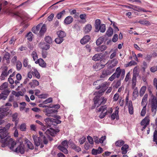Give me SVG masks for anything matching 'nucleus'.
<instances>
[{
	"label": "nucleus",
	"mask_w": 157,
	"mask_h": 157,
	"mask_svg": "<svg viewBox=\"0 0 157 157\" xmlns=\"http://www.w3.org/2000/svg\"><path fill=\"white\" fill-rule=\"evenodd\" d=\"M0 133L2 147H4L7 146L10 149L13 150V147L16 145V142L10 137L5 138L8 136V133L5 127H0Z\"/></svg>",
	"instance_id": "1"
},
{
	"label": "nucleus",
	"mask_w": 157,
	"mask_h": 157,
	"mask_svg": "<svg viewBox=\"0 0 157 157\" xmlns=\"http://www.w3.org/2000/svg\"><path fill=\"white\" fill-rule=\"evenodd\" d=\"M68 148V144L67 140L63 141L61 144L58 147V149L65 154H67L68 153V151L67 150Z\"/></svg>",
	"instance_id": "2"
},
{
	"label": "nucleus",
	"mask_w": 157,
	"mask_h": 157,
	"mask_svg": "<svg viewBox=\"0 0 157 157\" xmlns=\"http://www.w3.org/2000/svg\"><path fill=\"white\" fill-rule=\"evenodd\" d=\"M44 121L46 122V124L48 126L50 127L52 125L56 126L58 124L61 123V121L58 120L47 118L45 119Z\"/></svg>",
	"instance_id": "3"
},
{
	"label": "nucleus",
	"mask_w": 157,
	"mask_h": 157,
	"mask_svg": "<svg viewBox=\"0 0 157 157\" xmlns=\"http://www.w3.org/2000/svg\"><path fill=\"white\" fill-rule=\"evenodd\" d=\"M113 74L116 78H119L121 75V79L122 80L124 76L125 71L124 69H121L120 67H118L117 68L115 72Z\"/></svg>",
	"instance_id": "4"
},
{
	"label": "nucleus",
	"mask_w": 157,
	"mask_h": 157,
	"mask_svg": "<svg viewBox=\"0 0 157 157\" xmlns=\"http://www.w3.org/2000/svg\"><path fill=\"white\" fill-rule=\"evenodd\" d=\"M151 111L154 116L156 113L157 107V99L154 96L151 100Z\"/></svg>",
	"instance_id": "5"
},
{
	"label": "nucleus",
	"mask_w": 157,
	"mask_h": 157,
	"mask_svg": "<svg viewBox=\"0 0 157 157\" xmlns=\"http://www.w3.org/2000/svg\"><path fill=\"white\" fill-rule=\"evenodd\" d=\"M109 85V84L108 82H105L96 87V89L98 90L101 89L99 92V93H103L107 88Z\"/></svg>",
	"instance_id": "6"
},
{
	"label": "nucleus",
	"mask_w": 157,
	"mask_h": 157,
	"mask_svg": "<svg viewBox=\"0 0 157 157\" xmlns=\"http://www.w3.org/2000/svg\"><path fill=\"white\" fill-rule=\"evenodd\" d=\"M16 145L13 147V150H11L17 153H20L21 154L24 153L25 152V146L24 144L23 143L20 144L15 149H14V147H16ZM10 150H11V149Z\"/></svg>",
	"instance_id": "7"
},
{
	"label": "nucleus",
	"mask_w": 157,
	"mask_h": 157,
	"mask_svg": "<svg viewBox=\"0 0 157 157\" xmlns=\"http://www.w3.org/2000/svg\"><path fill=\"white\" fill-rule=\"evenodd\" d=\"M59 130L58 129L54 130L52 128H51L47 129L45 132V133L48 136H54L57 133L59 132Z\"/></svg>",
	"instance_id": "8"
},
{
	"label": "nucleus",
	"mask_w": 157,
	"mask_h": 157,
	"mask_svg": "<svg viewBox=\"0 0 157 157\" xmlns=\"http://www.w3.org/2000/svg\"><path fill=\"white\" fill-rule=\"evenodd\" d=\"M43 112L45 113V115L48 117H53L54 113L57 112L56 110L54 109H45L43 110Z\"/></svg>",
	"instance_id": "9"
},
{
	"label": "nucleus",
	"mask_w": 157,
	"mask_h": 157,
	"mask_svg": "<svg viewBox=\"0 0 157 157\" xmlns=\"http://www.w3.org/2000/svg\"><path fill=\"white\" fill-rule=\"evenodd\" d=\"M10 91L8 90H5L0 94V100H5L9 95Z\"/></svg>",
	"instance_id": "10"
},
{
	"label": "nucleus",
	"mask_w": 157,
	"mask_h": 157,
	"mask_svg": "<svg viewBox=\"0 0 157 157\" xmlns=\"http://www.w3.org/2000/svg\"><path fill=\"white\" fill-rule=\"evenodd\" d=\"M8 110V108H0V119L2 120L4 116L7 115L6 112Z\"/></svg>",
	"instance_id": "11"
},
{
	"label": "nucleus",
	"mask_w": 157,
	"mask_h": 157,
	"mask_svg": "<svg viewBox=\"0 0 157 157\" xmlns=\"http://www.w3.org/2000/svg\"><path fill=\"white\" fill-rule=\"evenodd\" d=\"M102 61V60H101L100 61V63H96L94 65L93 67L95 71H98L104 67L105 65H102L101 64Z\"/></svg>",
	"instance_id": "12"
},
{
	"label": "nucleus",
	"mask_w": 157,
	"mask_h": 157,
	"mask_svg": "<svg viewBox=\"0 0 157 157\" xmlns=\"http://www.w3.org/2000/svg\"><path fill=\"white\" fill-rule=\"evenodd\" d=\"M33 138L35 145L36 146H39L41 142V140L40 137L35 135L33 136Z\"/></svg>",
	"instance_id": "13"
},
{
	"label": "nucleus",
	"mask_w": 157,
	"mask_h": 157,
	"mask_svg": "<svg viewBox=\"0 0 157 157\" xmlns=\"http://www.w3.org/2000/svg\"><path fill=\"white\" fill-rule=\"evenodd\" d=\"M36 64H39V65L43 67H45L46 64L44 61L42 59L40 58L35 62Z\"/></svg>",
	"instance_id": "14"
},
{
	"label": "nucleus",
	"mask_w": 157,
	"mask_h": 157,
	"mask_svg": "<svg viewBox=\"0 0 157 157\" xmlns=\"http://www.w3.org/2000/svg\"><path fill=\"white\" fill-rule=\"evenodd\" d=\"M39 45V46L43 50H47L50 48L49 45L45 43H40Z\"/></svg>",
	"instance_id": "15"
},
{
	"label": "nucleus",
	"mask_w": 157,
	"mask_h": 157,
	"mask_svg": "<svg viewBox=\"0 0 157 157\" xmlns=\"http://www.w3.org/2000/svg\"><path fill=\"white\" fill-rule=\"evenodd\" d=\"M90 40V36L89 35H86L81 40L80 43L82 44H84L88 42Z\"/></svg>",
	"instance_id": "16"
},
{
	"label": "nucleus",
	"mask_w": 157,
	"mask_h": 157,
	"mask_svg": "<svg viewBox=\"0 0 157 157\" xmlns=\"http://www.w3.org/2000/svg\"><path fill=\"white\" fill-rule=\"evenodd\" d=\"M150 119L149 116H147L143 119L141 122V125H148L149 124Z\"/></svg>",
	"instance_id": "17"
},
{
	"label": "nucleus",
	"mask_w": 157,
	"mask_h": 157,
	"mask_svg": "<svg viewBox=\"0 0 157 157\" xmlns=\"http://www.w3.org/2000/svg\"><path fill=\"white\" fill-rule=\"evenodd\" d=\"M137 74L135 73H133V77L132 81V89H134L136 86V76Z\"/></svg>",
	"instance_id": "18"
},
{
	"label": "nucleus",
	"mask_w": 157,
	"mask_h": 157,
	"mask_svg": "<svg viewBox=\"0 0 157 157\" xmlns=\"http://www.w3.org/2000/svg\"><path fill=\"white\" fill-rule=\"evenodd\" d=\"M107 48V47L105 45H102L95 48V50L98 52H102L105 50Z\"/></svg>",
	"instance_id": "19"
},
{
	"label": "nucleus",
	"mask_w": 157,
	"mask_h": 157,
	"mask_svg": "<svg viewBox=\"0 0 157 157\" xmlns=\"http://www.w3.org/2000/svg\"><path fill=\"white\" fill-rule=\"evenodd\" d=\"M112 72L109 70H104L103 71L100 78H104L111 74Z\"/></svg>",
	"instance_id": "20"
},
{
	"label": "nucleus",
	"mask_w": 157,
	"mask_h": 157,
	"mask_svg": "<svg viewBox=\"0 0 157 157\" xmlns=\"http://www.w3.org/2000/svg\"><path fill=\"white\" fill-rule=\"evenodd\" d=\"M46 28L45 25H43L41 27L39 34L40 36L44 35V33L46 32Z\"/></svg>",
	"instance_id": "21"
},
{
	"label": "nucleus",
	"mask_w": 157,
	"mask_h": 157,
	"mask_svg": "<svg viewBox=\"0 0 157 157\" xmlns=\"http://www.w3.org/2000/svg\"><path fill=\"white\" fill-rule=\"evenodd\" d=\"M133 89H134V90L132 94V100H134L138 96L139 94L138 90L137 87H135Z\"/></svg>",
	"instance_id": "22"
},
{
	"label": "nucleus",
	"mask_w": 157,
	"mask_h": 157,
	"mask_svg": "<svg viewBox=\"0 0 157 157\" xmlns=\"http://www.w3.org/2000/svg\"><path fill=\"white\" fill-rule=\"evenodd\" d=\"M92 26L90 24H88L86 25L83 28V29L84 32L86 33H88L92 29Z\"/></svg>",
	"instance_id": "23"
},
{
	"label": "nucleus",
	"mask_w": 157,
	"mask_h": 157,
	"mask_svg": "<svg viewBox=\"0 0 157 157\" xmlns=\"http://www.w3.org/2000/svg\"><path fill=\"white\" fill-rule=\"evenodd\" d=\"M73 20V18L71 16H68L65 19L64 22L66 24H69L72 22Z\"/></svg>",
	"instance_id": "24"
},
{
	"label": "nucleus",
	"mask_w": 157,
	"mask_h": 157,
	"mask_svg": "<svg viewBox=\"0 0 157 157\" xmlns=\"http://www.w3.org/2000/svg\"><path fill=\"white\" fill-rule=\"evenodd\" d=\"M128 147V146L127 144L124 145L122 146L121 148V150L123 154H125L127 153Z\"/></svg>",
	"instance_id": "25"
},
{
	"label": "nucleus",
	"mask_w": 157,
	"mask_h": 157,
	"mask_svg": "<svg viewBox=\"0 0 157 157\" xmlns=\"http://www.w3.org/2000/svg\"><path fill=\"white\" fill-rule=\"evenodd\" d=\"M71 147L75 151L79 152L81 151V149L78 146H76L73 143H71Z\"/></svg>",
	"instance_id": "26"
},
{
	"label": "nucleus",
	"mask_w": 157,
	"mask_h": 157,
	"mask_svg": "<svg viewBox=\"0 0 157 157\" xmlns=\"http://www.w3.org/2000/svg\"><path fill=\"white\" fill-rule=\"evenodd\" d=\"M29 60L27 58H25L23 60V66L25 67H27L29 68H31V66L29 65Z\"/></svg>",
	"instance_id": "27"
},
{
	"label": "nucleus",
	"mask_w": 157,
	"mask_h": 157,
	"mask_svg": "<svg viewBox=\"0 0 157 157\" xmlns=\"http://www.w3.org/2000/svg\"><path fill=\"white\" fill-rule=\"evenodd\" d=\"M57 34L58 36V37L63 38L66 36V34L65 32L63 31H59L57 32Z\"/></svg>",
	"instance_id": "28"
},
{
	"label": "nucleus",
	"mask_w": 157,
	"mask_h": 157,
	"mask_svg": "<svg viewBox=\"0 0 157 157\" xmlns=\"http://www.w3.org/2000/svg\"><path fill=\"white\" fill-rule=\"evenodd\" d=\"M128 111L130 114H132L133 113V109L132 106V102L130 101H128Z\"/></svg>",
	"instance_id": "29"
},
{
	"label": "nucleus",
	"mask_w": 157,
	"mask_h": 157,
	"mask_svg": "<svg viewBox=\"0 0 157 157\" xmlns=\"http://www.w3.org/2000/svg\"><path fill=\"white\" fill-rule=\"evenodd\" d=\"M39 84V82L36 80H33L32 82L29 83V85L31 88L34 87L36 86H38Z\"/></svg>",
	"instance_id": "30"
},
{
	"label": "nucleus",
	"mask_w": 157,
	"mask_h": 157,
	"mask_svg": "<svg viewBox=\"0 0 157 157\" xmlns=\"http://www.w3.org/2000/svg\"><path fill=\"white\" fill-rule=\"evenodd\" d=\"M101 54H96L92 57V59L95 61H98L101 59Z\"/></svg>",
	"instance_id": "31"
},
{
	"label": "nucleus",
	"mask_w": 157,
	"mask_h": 157,
	"mask_svg": "<svg viewBox=\"0 0 157 157\" xmlns=\"http://www.w3.org/2000/svg\"><path fill=\"white\" fill-rule=\"evenodd\" d=\"M31 56L33 57V60L36 62V60H38V56L36 52L35 51H33L32 52V53L31 54Z\"/></svg>",
	"instance_id": "32"
},
{
	"label": "nucleus",
	"mask_w": 157,
	"mask_h": 157,
	"mask_svg": "<svg viewBox=\"0 0 157 157\" xmlns=\"http://www.w3.org/2000/svg\"><path fill=\"white\" fill-rule=\"evenodd\" d=\"M118 109L116 108L115 112L111 115V118L112 120H114L117 116L118 115Z\"/></svg>",
	"instance_id": "33"
},
{
	"label": "nucleus",
	"mask_w": 157,
	"mask_h": 157,
	"mask_svg": "<svg viewBox=\"0 0 157 157\" xmlns=\"http://www.w3.org/2000/svg\"><path fill=\"white\" fill-rule=\"evenodd\" d=\"M10 55L9 53L8 52H6L3 57V59H5L6 60L7 63L10 62Z\"/></svg>",
	"instance_id": "34"
},
{
	"label": "nucleus",
	"mask_w": 157,
	"mask_h": 157,
	"mask_svg": "<svg viewBox=\"0 0 157 157\" xmlns=\"http://www.w3.org/2000/svg\"><path fill=\"white\" fill-rule=\"evenodd\" d=\"M32 74L33 75H34L37 78H40V74L36 69H34L33 71H32Z\"/></svg>",
	"instance_id": "35"
},
{
	"label": "nucleus",
	"mask_w": 157,
	"mask_h": 157,
	"mask_svg": "<svg viewBox=\"0 0 157 157\" xmlns=\"http://www.w3.org/2000/svg\"><path fill=\"white\" fill-rule=\"evenodd\" d=\"M146 87L145 86H142L140 91V96H142L144 94L146 90Z\"/></svg>",
	"instance_id": "36"
},
{
	"label": "nucleus",
	"mask_w": 157,
	"mask_h": 157,
	"mask_svg": "<svg viewBox=\"0 0 157 157\" xmlns=\"http://www.w3.org/2000/svg\"><path fill=\"white\" fill-rule=\"evenodd\" d=\"M16 68L17 71L20 70L22 68V64L21 62L18 60L16 62Z\"/></svg>",
	"instance_id": "37"
},
{
	"label": "nucleus",
	"mask_w": 157,
	"mask_h": 157,
	"mask_svg": "<svg viewBox=\"0 0 157 157\" xmlns=\"http://www.w3.org/2000/svg\"><path fill=\"white\" fill-rule=\"evenodd\" d=\"M139 22L142 25H150L151 23L148 21L145 20H140Z\"/></svg>",
	"instance_id": "38"
},
{
	"label": "nucleus",
	"mask_w": 157,
	"mask_h": 157,
	"mask_svg": "<svg viewBox=\"0 0 157 157\" xmlns=\"http://www.w3.org/2000/svg\"><path fill=\"white\" fill-rule=\"evenodd\" d=\"M8 75V73H7V71H3L0 77V78L1 80H4L5 79L6 77Z\"/></svg>",
	"instance_id": "39"
},
{
	"label": "nucleus",
	"mask_w": 157,
	"mask_h": 157,
	"mask_svg": "<svg viewBox=\"0 0 157 157\" xmlns=\"http://www.w3.org/2000/svg\"><path fill=\"white\" fill-rule=\"evenodd\" d=\"M118 63V60L117 59H114L111 61V63L109 67H115Z\"/></svg>",
	"instance_id": "40"
},
{
	"label": "nucleus",
	"mask_w": 157,
	"mask_h": 157,
	"mask_svg": "<svg viewBox=\"0 0 157 157\" xmlns=\"http://www.w3.org/2000/svg\"><path fill=\"white\" fill-rule=\"evenodd\" d=\"M94 105H98L100 103V98H99L96 96L94 98Z\"/></svg>",
	"instance_id": "41"
},
{
	"label": "nucleus",
	"mask_w": 157,
	"mask_h": 157,
	"mask_svg": "<svg viewBox=\"0 0 157 157\" xmlns=\"http://www.w3.org/2000/svg\"><path fill=\"white\" fill-rule=\"evenodd\" d=\"M153 141L155 142L156 144H157V128H155L154 132Z\"/></svg>",
	"instance_id": "42"
},
{
	"label": "nucleus",
	"mask_w": 157,
	"mask_h": 157,
	"mask_svg": "<svg viewBox=\"0 0 157 157\" xmlns=\"http://www.w3.org/2000/svg\"><path fill=\"white\" fill-rule=\"evenodd\" d=\"M98 31L100 30L101 33H104L105 30V25L104 24H101L99 27V28L97 29Z\"/></svg>",
	"instance_id": "43"
},
{
	"label": "nucleus",
	"mask_w": 157,
	"mask_h": 157,
	"mask_svg": "<svg viewBox=\"0 0 157 157\" xmlns=\"http://www.w3.org/2000/svg\"><path fill=\"white\" fill-rule=\"evenodd\" d=\"M113 31L112 28L109 27L106 32V35L109 37L111 36L113 34Z\"/></svg>",
	"instance_id": "44"
},
{
	"label": "nucleus",
	"mask_w": 157,
	"mask_h": 157,
	"mask_svg": "<svg viewBox=\"0 0 157 157\" xmlns=\"http://www.w3.org/2000/svg\"><path fill=\"white\" fill-rule=\"evenodd\" d=\"M26 142L27 144L28 147L30 149H33L34 146L33 144L28 140H26Z\"/></svg>",
	"instance_id": "45"
},
{
	"label": "nucleus",
	"mask_w": 157,
	"mask_h": 157,
	"mask_svg": "<svg viewBox=\"0 0 157 157\" xmlns=\"http://www.w3.org/2000/svg\"><path fill=\"white\" fill-rule=\"evenodd\" d=\"M100 103L98 104V105H97V107H98L99 106H100L101 104H105L106 101L107 99L103 97H102L100 98Z\"/></svg>",
	"instance_id": "46"
},
{
	"label": "nucleus",
	"mask_w": 157,
	"mask_h": 157,
	"mask_svg": "<svg viewBox=\"0 0 157 157\" xmlns=\"http://www.w3.org/2000/svg\"><path fill=\"white\" fill-rule=\"evenodd\" d=\"M45 40L48 44H52V38L49 36L45 37Z\"/></svg>",
	"instance_id": "47"
},
{
	"label": "nucleus",
	"mask_w": 157,
	"mask_h": 157,
	"mask_svg": "<svg viewBox=\"0 0 157 157\" xmlns=\"http://www.w3.org/2000/svg\"><path fill=\"white\" fill-rule=\"evenodd\" d=\"M101 21L100 20L96 19L95 22V27L96 29H98L101 25Z\"/></svg>",
	"instance_id": "48"
},
{
	"label": "nucleus",
	"mask_w": 157,
	"mask_h": 157,
	"mask_svg": "<svg viewBox=\"0 0 157 157\" xmlns=\"http://www.w3.org/2000/svg\"><path fill=\"white\" fill-rule=\"evenodd\" d=\"M26 37L27 40L31 41H32L33 37V35L31 32H29L27 35Z\"/></svg>",
	"instance_id": "49"
},
{
	"label": "nucleus",
	"mask_w": 157,
	"mask_h": 157,
	"mask_svg": "<svg viewBox=\"0 0 157 157\" xmlns=\"http://www.w3.org/2000/svg\"><path fill=\"white\" fill-rule=\"evenodd\" d=\"M107 105H104L101 106L99 108V109L98 110V112H101V113H103L107 109Z\"/></svg>",
	"instance_id": "50"
},
{
	"label": "nucleus",
	"mask_w": 157,
	"mask_h": 157,
	"mask_svg": "<svg viewBox=\"0 0 157 157\" xmlns=\"http://www.w3.org/2000/svg\"><path fill=\"white\" fill-rule=\"evenodd\" d=\"M65 10H63L61 12L59 13L57 15L56 18L59 19H60L62 16L65 14Z\"/></svg>",
	"instance_id": "51"
},
{
	"label": "nucleus",
	"mask_w": 157,
	"mask_h": 157,
	"mask_svg": "<svg viewBox=\"0 0 157 157\" xmlns=\"http://www.w3.org/2000/svg\"><path fill=\"white\" fill-rule=\"evenodd\" d=\"M104 40V38L102 37H100L98 38L96 42L97 45H99L101 44Z\"/></svg>",
	"instance_id": "52"
},
{
	"label": "nucleus",
	"mask_w": 157,
	"mask_h": 157,
	"mask_svg": "<svg viewBox=\"0 0 157 157\" xmlns=\"http://www.w3.org/2000/svg\"><path fill=\"white\" fill-rule=\"evenodd\" d=\"M124 144V142L123 140H118L116 142L115 144L116 146L121 147Z\"/></svg>",
	"instance_id": "53"
},
{
	"label": "nucleus",
	"mask_w": 157,
	"mask_h": 157,
	"mask_svg": "<svg viewBox=\"0 0 157 157\" xmlns=\"http://www.w3.org/2000/svg\"><path fill=\"white\" fill-rule=\"evenodd\" d=\"M146 105L143 107L142 109L141 112L140 114L141 116H144L146 113Z\"/></svg>",
	"instance_id": "54"
},
{
	"label": "nucleus",
	"mask_w": 157,
	"mask_h": 157,
	"mask_svg": "<svg viewBox=\"0 0 157 157\" xmlns=\"http://www.w3.org/2000/svg\"><path fill=\"white\" fill-rule=\"evenodd\" d=\"M17 115L18 114L17 113H15L13 114L12 115L13 118L12 121H15V126L17 125V123L16 120L17 117Z\"/></svg>",
	"instance_id": "55"
},
{
	"label": "nucleus",
	"mask_w": 157,
	"mask_h": 157,
	"mask_svg": "<svg viewBox=\"0 0 157 157\" xmlns=\"http://www.w3.org/2000/svg\"><path fill=\"white\" fill-rule=\"evenodd\" d=\"M148 97V94H145L142 100V102H141V104L142 105H144V103H146V102L147 100V98Z\"/></svg>",
	"instance_id": "56"
},
{
	"label": "nucleus",
	"mask_w": 157,
	"mask_h": 157,
	"mask_svg": "<svg viewBox=\"0 0 157 157\" xmlns=\"http://www.w3.org/2000/svg\"><path fill=\"white\" fill-rule=\"evenodd\" d=\"M8 86V83L6 82H4L0 86V90H3L6 88Z\"/></svg>",
	"instance_id": "57"
},
{
	"label": "nucleus",
	"mask_w": 157,
	"mask_h": 157,
	"mask_svg": "<svg viewBox=\"0 0 157 157\" xmlns=\"http://www.w3.org/2000/svg\"><path fill=\"white\" fill-rule=\"evenodd\" d=\"M63 41V39L59 37H58L56 38L55 40V41L56 43L58 44H61L62 42Z\"/></svg>",
	"instance_id": "58"
},
{
	"label": "nucleus",
	"mask_w": 157,
	"mask_h": 157,
	"mask_svg": "<svg viewBox=\"0 0 157 157\" xmlns=\"http://www.w3.org/2000/svg\"><path fill=\"white\" fill-rule=\"evenodd\" d=\"M20 104L22 105V106L20 107V110L21 111L24 109L26 105V103L24 102H22Z\"/></svg>",
	"instance_id": "59"
},
{
	"label": "nucleus",
	"mask_w": 157,
	"mask_h": 157,
	"mask_svg": "<svg viewBox=\"0 0 157 157\" xmlns=\"http://www.w3.org/2000/svg\"><path fill=\"white\" fill-rule=\"evenodd\" d=\"M52 98H49L46 100H45L43 102V103L45 104H47L48 103H50L51 102H52Z\"/></svg>",
	"instance_id": "60"
},
{
	"label": "nucleus",
	"mask_w": 157,
	"mask_h": 157,
	"mask_svg": "<svg viewBox=\"0 0 157 157\" xmlns=\"http://www.w3.org/2000/svg\"><path fill=\"white\" fill-rule=\"evenodd\" d=\"M119 95L118 94H115L113 98V101H117L119 99Z\"/></svg>",
	"instance_id": "61"
},
{
	"label": "nucleus",
	"mask_w": 157,
	"mask_h": 157,
	"mask_svg": "<svg viewBox=\"0 0 157 157\" xmlns=\"http://www.w3.org/2000/svg\"><path fill=\"white\" fill-rule=\"evenodd\" d=\"M20 129L22 131H25L26 129V126L25 124H22L20 126Z\"/></svg>",
	"instance_id": "62"
},
{
	"label": "nucleus",
	"mask_w": 157,
	"mask_h": 157,
	"mask_svg": "<svg viewBox=\"0 0 157 157\" xmlns=\"http://www.w3.org/2000/svg\"><path fill=\"white\" fill-rule=\"evenodd\" d=\"M118 36L117 34H115L113 36L112 39V41L113 42H116L118 40Z\"/></svg>",
	"instance_id": "63"
},
{
	"label": "nucleus",
	"mask_w": 157,
	"mask_h": 157,
	"mask_svg": "<svg viewBox=\"0 0 157 157\" xmlns=\"http://www.w3.org/2000/svg\"><path fill=\"white\" fill-rule=\"evenodd\" d=\"M106 111L105 112L106 113V114H111L113 112V109L111 107L107 108Z\"/></svg>",
	"instance_id": "64"
}]
</instances>
